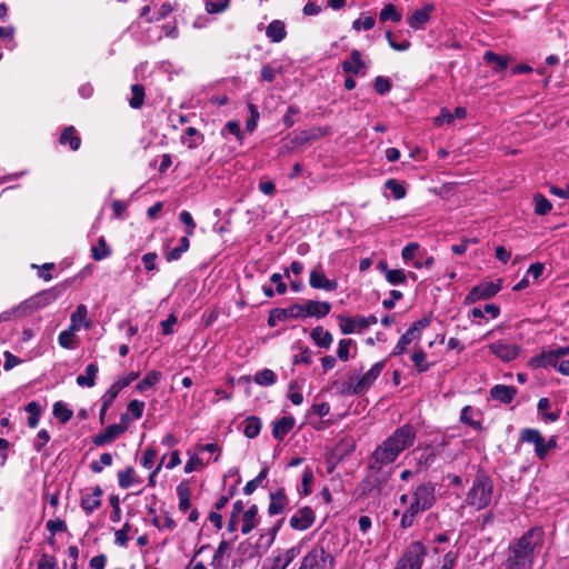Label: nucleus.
I'll use <instances>...</instances> for the list:
<instances>
[{
  "instance_id": "obj_1",
  "label": "nucleus",
  "mask_w": 569,
  "mask_h": 569,
  "mask_svg": "<svg viewBox=\"0 0 569 569\" xmlns=\"http://www.w3.org/2000/svg\"><path fill=\"white\" fill-rule=\"evenodd\" d=\"M545 541L542 527L527 530L520 538L512 539L508 546V557L502 562L503 569H531Z\"/></svg>"
},
{
  "instance_id": "obj_2",
  "label": "nucleus",
  "mask_w": 569,
  "mask_h": 569,
  "mask_svg": "<svg viewBox=\"0 0 569 569\" xmlns=\"http://www.w3.org/2000/svg\"><path fill=\"white\" fill-rule=\"evenodd\" d=\"M417 438V429L411 423L397 428L372 452L369 469L381 470L382 466L392 463L401 452L410 448Z\"/></svg>"
},
{
  "instance_id": "obj_3",
  "label": "nucleus",
  "mask_w": 569,
  "mask_h": 569,
  "mask_svg": "<svg viewBox=\"0 0 569 569\" xmlns=\"http://www.w3.org/2000/svg\"><path fill=\"white\" fill-rule=\"evenodd\" d=\"M331 303L328 301L305 300L302 303H292L287 308H273L269 311L267 323L270 328L277 326L280 321L288 319H321L331 311Z\"/></svg>"
},
{
  "instance_id": "obj_4",
  "label": "nucleus",
  "mask_w": 569,
  "mask_h": 569,
  "mask_svg": "<svg viewBox=\"0 0 569 569\" xmlns=\"http://www.w3.org/2000/svg\"><path fill=\"white\" fill-rule=\"evenodd\" d=\"M493 488L492 478L483 469H479L475 476L471 488L467 492V505L473 507L476 510L487 508L491 502Z\"/></svg>"
},
{
  "instance_id": "obj_5",
  "label": "nucleus",
  "mask_w": 569,
  "mask_h": 569,
  "mask_svg": "<svg viewBox=\"0 0 569 569\" xmlns=\"http://www.w3.org/2000/svg\"><path fill=\"white\" fill-rule=\"evenodd\" d=\"M385 365V360L378 361L361 377L351 375L348 381L343 382L341 395H361L367 391L381 375Z\"/></svg>"
},
{
  "instance_id": "obj_6",
  "label": "nucleus",
  "mask_w": 569,
  "mask_h": 569,
  "mask_svg": "<svg viewBox=\"0 0 569 569\" xmlns=\"http://www.w3.org/2000/svg\"><path fill=\"white\" fill-rule=\"evenodd\" d=\"M426 556V546L421 541H412L397 560L393 569H421Z\"/></svg>"
},
{
  "instance_id": "obj_7",
  "label": "nucleus",
  "mask_w": 569,
  "mask_h": 569,
  "mask_svg": "<svg viewBox=\"0 0 569 569\" xmlns=\"http://www.w3.org/2000/svg\"><path fill=\"white\" fill-rule=\"evenodd\" d=\"M335 557L323 547L315 546L300 561L298 569H333Z\"/></svg>"
},
{
  "instance_id": "obj_8",
  "label": "nucleus",
  "mask_w": 569,
  "mask_h": 569,
  "mask_svg": "<svg viewBox=\"0 0 569 569\" xmlns=\"http://www.w3.org/2000/svg\"><path fill=\"white\" fill-rule=\"evenodd\" d=\"M431 323V316H426L415 321L407 331L399 338L396 347L393 348L390 356H400L407 351V347L415 340H419L422 335V330L428 328Z\"/></svg>"
},
{
  "instance_id": "obj_9",
  "label": "nucleus",
  "mask_w": 569,
  "mask_h": 569,
  "mask_svg": "<svg viewBox=\"0 0 569 569\" xmlns=\"http://www.w3.org/2000/svg\"><path fill=\"white\" fill-rule=\"evenodd\" d=\"M369 470V473L358 483L356 493L358 498L379 496L387 482V478L380 475L381 470Z\"/></svg>"
},
{
  "instance_id": "obj_10",
  "label": "nucleus",
  "mask_w": 569,
  "mask_h": 569,
  "mask_svg": "<svg viewBox=\"0 0 569 569\" xmlns=\"http://www.w3.org/2000/svg\"><path fill=\"white\" fill-rule=\"evenodd\" d=\"M502 288V280L498 279L493 281H482L477 286H473L465 298V303L470 305L479 300H486L495 297Z\"/></svg>"
},
{
  "instance_id": "obj_11",
  "label": "nucleus",
  "mask_w": 569,
  "mask_h": 569,
  "mask_svg": "<svg viewBox=\"0 0 569 569\" xmlns=\"http://www.w3.org/2000/svg\"><path fill=\"white\" fill-rule=\"evenodd\" d=\"M411 500L426 510L431 509L437 502L435 483L428 481L418 485L411 492Z\"/></svg>"
},
{
  "instance_id": "obj_12",
  "label": "nucleus",
  "mask_w": 569,
  "mask_h": 569,
  "mask_svg": "<svg viewBox=\"0 0 569 569\" xmlns=\"http://www.w3.org/2000/svg\"><path fill=\"white\" fill-rule=\"evenodd\" d=\"M316 521V512L310 506L299 508L289 519V526L296 531L310 529Z\"/></svg>"
},
{
  "instance_id": "obj_13",
  "label": "nucleus",
  "mask_w": 569,
  "mask_h": 569,
  "mask_svg": "<svg viewBox=\"0 0 569 569\" xmlns=\"http://www.w3.org/2000/svg\"><path fill=\"white\" fill-rule=\"evenodd\" d=\"M519 440L523 443H531L535 447V455L539 460L546 459L545 437L538 429L523 428L519 432Z\"/></svg>"
},
{
  "instance_id": "obj_14",
  "label": "nucleus",
  "mask_w": 569,
  "mask_h": 569,
  "mask_svg": "<svg viewBox=\"0 0 569 569\" xmlns=\"http://www.w3.org/2000/svg\"><path fill=\"white\" fill-rule=\"evenodd\" d=\"M491 353L498 357L503 362H509L516 359L520 352V347L513 343H508L503 340H498L488 346Z\"/></svg>"
},
{
  "instance_id": "obj_15",
  "label": "nucleus",
  "mask_w": 569,
  "mask_h": 569,
  "mask_svg": "<svg viewBox=\"0 0 569 569\" xmlns=\"http://www.w3.org/2000/svg\"><path fill=\"white\" fill-rule=\"evenodd\" d=\"M309 286L312 289L323 290L328 292H332L338 289L337 280L327 278L320 266L310 271Z\"/></svg>"
},
{
  "instance_id": "obj_16",
  "label": "nucleus",
  "mask_w": 569,
  "mask_h": 569,
  "mask_svg": "<svg viewBox=\"0 0 569 569\" xmlns=\"http://www.w3.org/2000/svg\"><path fill=\"white\" fill-rule=\"evenodd\" d=\"M127 431V425L112 423L108 426L102 432L92 437V443L97 447L113 442L118 437Z\"/></svg>"
},
{
  "instance_id": "obj_17",
  "label": "nucleus",
  "mask_w": 569,
  "mask_h": 569,
  "mask_svg": "<svg viewBox=\"0 0 569 569\" xmlns=\"http://www.w3.org/2000/svg\"><path fill=\"white\" fill-rule=\"evenodd\" d=\"M103 490L100 486H94L91 492H82L80 497V507L87 516L99 509L102 505L101 497Z\"/></svg>"
},
{
  "instance_id": "obj_18",
  "label": "nucleus",
  "mask_w": 569,
  "mask_h": 569,
  "mask_svg": "<svg viewBox=\"0 0 569 569\" xmlns=\"http://www.w3.org/2000/svg\"><path fill=\"white\" fill-rule=\"evenodd\" d=\"M562 359L561 355L558 352V348L551 349L548 351H542L539 355H536L532 357L528 366L531 369H540V368H547V367H553L557 368L558 360Z\"/></svg>"
},
{
  "instance_id": "obj_19",
  "label": "nucleus",
  "mask_w": 569,
  "mask_h": 569,
  "mask_svg": "<svg viewBox=\"0 0 569 569\" xmlns=\"http://www.w3.org/2000/svg\"><path fill=\"white\" fill-rule=\"evenodd\" d=\"M412 453L415 455L417 472L428 470L438 457V451L431 446H427L423 449L417 448Z\"/></svg>"
},
{
  "instance_id": "obj_20",
  "label": "nucleus",
  "mask_w": 569,
  "mask_h": 569,
  "mask_svg": "<svg viewBox=\"0 0 569 569\" xmlns=\"http://www.w3.org/2000/svg\"><path fill=\"white\" fill-rule=\"evenodd\" d=\"M268 515L270 517L282 513L289 507V498L283 487L269 493Z\"/></svg>"
},
{
  "instance_id": "obj_21",
  "label": "nucleus",
  "mask_w": 569,
  "mask_h": 569,
  "mask_svg": "<svg viewBox=\"0 0 569 569\" xmlns=\"http://www.w3.org/2000/svg\"><path fill=\"white\" fill-rule=\"evenodd\" d=\"M435 11L433 3H426L421 9L415 10L411 16L407 18L408 24L413 30H421L425 28L427 22L431 18V13Z\"/></svg>"
},
{
  "instance_id": "obj_22",
  "label": "nucleus",
  "mask_w": 569,
  "mask_h": 569,
  "mask_svg": "<svg viewBox=\"0 0 569 569\" xmlns=\"http://www.w3.org/2000/svg\"><path fill=\"white\" fill-rule=\"evenodd\" d=\"M60 293L59 286H54L34 295L26 303L33 309H40L56 301Z\"/></svg>"
},
{
  "instance_id": "obj_23",
  "label": "nucleus",
  "mask_w": 569,
  "mask_h": 569,
  "mask_svg": "<svg viewBox=\"0 0 569 569\" xmlns=\"http://www.w3.org/2000/svg\"><path fill=\"white\" fill-rule=\"evenodd\" d=\"M328 129L322 127H313L307 130H302L297 134L291 142L295 146L308 144L315 140H318L328 134Z\"/></svg>"
},
{
  "instance_id": "obj_24",
  "label": "nucleus",
  "mask_w": 569,
  "mask_h": 569,
  "mask_svg": "<svg viewBox=\"0 0 569 569\" xmlns=\"http://www.w3.org/2000/svg\"><path fill=\"white\" fill-rule=\"evenodd\" d=\"M425 511H427L425 508L410 500L409 505L401 513L399 527L402 530L411 528L416 523L418 516Z\"/></svg>"
},
{
  "instance_id": "obj_25",
  "label": "nucleus",
  "mask_w": 569,
  "mask_h": 569,
  "mask_svg": "<svg viewBox=\"0 0 569 569\" xmlns=\"http://www.w3.org/2000/svg\"><path fill=\"white\" fill-rule=\"evenodd\" d=\"M300 553H301V546L300 545L292 546L291 548L282 551V552H279L277 556H274L272 558V565L277 569H287L291 565V562L300 556Z\"/></svg>"
},
{
  "instance_id": "obj_26",
  "label": "nucleus",
  "mask_w": 569,
  "mask_h": 569,
  "mask_svg": "<svg viewBox=\"0 0 569 569\" xmlns=\"http://www.w3.org/2000/svg\"><path fill=\"white\" fill-rule=\"evenodd\" d=\"M342 71L352 74L359 76L362 70L367 68L365 61L361 58V53L359 50L353 49L350 52V60H345L341 63Z\"/></svg>"
},
{
  "instance_id": "obj_27",
  "label": "nucleus",
  "mask_w": 569,
  "mask_h": 569,
  "mask_svg": "<svg viewBox=\"0 0 569 569\" xmlns=\"http://www.w3.org/2000/svg\"><path fill=\"white\" fill-rule=\"evenodd\" d=\"M295 422L296 420L291 416H284L274 420L272 422V437L278 441H282L284 437L293 429Z\"/></svg>"
},
{
  "instance_id": "obj_28",
  "label": "nucleus",
  "mask_w": 569,
  "mask_h": 569,
  "mask_svg": "<svg viewBox=\"0 0 569 569\" xmlns=\"http://www.w3.org/2000/svg\"><path fill=\"white\" fill-rule=\"evenodd\" d=\"M58 141L60 146H68L72 151H78L82 143L81 137L73 126L66 127L62 130Z\"/></svg>"
},
{
  "instance_id": "obj_29",
  "label": "nucleus",
  "mask_w": 569,
  "mask_h": 569,
  "mask_svg": "<svg viewBox=\"0 0 569 569\" xmlns=\"http://www.w3.org/2000/svg\"><path fill=\"white\" fill-rule=\"evenodd\" d=\"M517 388L507 385H496L490 389V397L503 405L510 403L517 396Z\"/></svg>"
},
{
  "instance_id": "obj_30",
  "label": "nucleus",
  "mask_w": 569,
  "mask_h": 569,
  "mask_svg": "<svg viewBox=\"0 0 569 569\" xmlns=\"http://www.w3.org/2000/svg\"><path fill=\"white\" fill-rule=\"evenodd\" d=\"M258 506L256 503H252L243 513H242V526H241V533L248 535L250 533L260 521L259 515H258Z\"/></svg>"
},
{
  "instance_id": "obj_31",
  "label": "nucleus",
  "mask_w": 569,
  "mask_h": 569,
  "mask_svg": "<svg viewBox=\"0 0 569 569\" xmlns=\"http://www.w3.org/2000/svg\"><path fill=\"white\" fill-rule=\"evenodd\" d=\"M483 61L487 64H492L493 71L499 73L508 68L511 57L509 54L500 56L491 50H487L483 53Z\"/></svg>"
},
{
  "instance_id": "obj_32",
  "label": "nucleus",
  "mask_w": 569,
  "mask_h": 569,
  "mask_svg": "<svg viewBox=\"0 0 569 569\" xmlns=\"http://www.w3.org/2000/svg\"><path fill=\"white\" fill-rule=\"evenodd\" d=\"M139 378V372L131 371L124 377L119 378L117 381H114L110 388L104 392L109 398H112L116 400L119 392L128 387L132 381L137 380Z\"/></svg>"
},
{
  "instance_id": "obj_33",
  "label": "nucleus",
  "mask_w": 569,
  "mask_h": 569,
  "mask_svg": "<svg viewBox=\"0 0 569 569\" xmlns=\"http://www.w3.org/2000/svg\"><path fill=\"white\" fill-rule=\"evenodd\" d=\"M310 338L319 348L323 349H329L333 341L332 335L321 326H317L310 331Z\"/></svg>"
},
{
  "instance_id": "obj_34",
  "label": "nucleus",
  "mask_w": 569,
  "mask_h": 569,
  "mask_svg": "<svg viewBox=\"0 0 569 569\" xmlns=\"http://www.w3.org/2000/svg\"><path fill=\"white\" fill-rule=\"evenodd\" d=\"M266 36L272 41V42H281L287 37V30L286 24L281 20H272L267 29H266Z\"/></svg>"
},
{
  "instance_id": "obj_35",
  "label": "nucleus",
  "mask_w": 569,
  "mask_h": 569,
  "mask_svg": "<svg viewBox=\"0 0 569 569\" xmlns=\"http://www.w3.org/2000/svg\"><path fill=\"white\" fill-rule=\"evenodd\" d=\"M203 134L200 133L196 128L188 127L181 136L180 141L189 149H196L203 141Z\"/></svg>"
},
{
  "instance_id": "obj_36",
  "label": "nucleus",
  "mask_w": 569,
  "mask_h": 569,
  "mask_svg": "<svg viewBox=\"0 0 569 569\" xmlns=\"http://www.w3.org/2000/svg\"><path fill=\"white\" fill-rule=\"evenodd\" d=\"M261 419L257 416H249L243 421V433L248 439L257 438L261 431Z\"/></svg>"
},
{
  "instance_id": "obj_37",
  "label": "nucleus",
  "mask_w": 569,
  "mask_h": 569,
  "mask_svg": "<svg viewBox=\"0 0 569 569\" xmlns=\"http://www.w3.org/2000/svg\"><path fill=\"white\" fill-rule=\"evenodd\" d=\"M99 371V368L97 363H89L86 367V375H80L77 377L76 382L80 387H88L91 388L96 385V378L97 373Z\"/></svg>"
},
{
  "instance_id": "obj_38",
  "label": "nucleus",
  "mask_w": 569,
  "mask_h": 569,
  "mask_svg": "<svg viewBox=\"0 0 569 569\" xmlns=\"http://www.w3.org/2000/svg\"><path fill=\"white\" fill-rule=\"evenodd\" d=\"M111 256V249L107 243V240L101 236L96 246L91 247V257L94 261H101Z\"/></svg>"
},
{
  "instance_id": "obj_39",
  "label": "nucleus",
  "mask_w": 569,
  "mask_h": 569,
  "mask_svg": "<svg viewBox=\"0 0 569 569\" xmlns=\"http://www.w3.org/2000/svg\"><path fill=\"white\" fill-rule=\"evenodd\" d=\"M401 19L402 13L393 3L386 4L379 13V21L382 23L387 21L400 22Z\"/></svg>"
},
{
  "instance_id": "obj_40",
  "label": "nucleus",
  "mask_w": 569,
  "mask_h": 569,
  "mask_svg": "<svg viewBox=\"0 0 569 569\" xmlns=\"http://www.w3.org/2000/svg\"><path fill=\"white\" fill-rule=\"evenodd\" d=\"M161 377H162V375H161L160 371H157V370L148 371L144 375L143 379L140 380L136 385V390L139 391V392H143L147 389L152 388L156 383H158L160 381Z\"/></svg>"
},
{
  "instance_id": "obj_41",
  "label": "nucleus",
  "mask_w": 569,
  "mask_h": 569,
  "mask_svg": "<svg viewBox=\"0 0 569 569\" xmlns=\"http://www.w3.org/2000/svg\"><path fill=\"white\" fill-rule=\"evenodd\" d=\"M411 361L419 373L427 372L433 365L427 361V353L421 348L412 353Z\"/></svg>"
},
{
  "instance_id": "obj_42",
  "label": "nucleus",
  "mask_w": 569,
  "mask_h": 569,
  "mask_svg": "<svg viewBox=\"0 0 569 569\" xmlns=\"http://www.w3.org/2000/svg\"><path fill=\"white\" fill-rule=\"evenodd\" d=\"M136 470L132 466H128L124 470H119L117 473L119 487L128 489L132 483L140 482L134 479Z\"/></svg>"
},
{
  "instance_id": "obj_43",
  "label": "nucleus",
  "mask_w": 569,
  "mask_h": 569,
  "mask_svg": "<svg viewBox=\"0 0 569 569\" xmlns=\"http://www.w3.org/2000/svg\"><path fill=\"white\" fill-rule=\"evenodd\" d=\"M88 310L84 305H79L76 311L71 315V323L72 329H80V326L83 325L84 328L89 327V322L87 321Z\"/></svg>"
},
{
  "instance_id": "obj_44",
  "label": "nucleus",
  "mask_w": 569,
  "mask_h": 569,
  "mask_svg": "<svg viewBox=\"0 0 569 569\" xmlns=\"http://www.w3.org/2000/svg\"><path fill=\"white\" fill-rule=\"evenodd\" d=\"M315 477L313 471L310 467H306L301 477V487L298 488V492L302 497H307L312 492V483Z\"/></svg>"
},
{
  "instance_id": "obj_45",
  "label": "nucleus",
  "mask_w": 569,
  "mask_h": 569,
  "mask_svg": "<svg viewBox=\"0 0 569 569\" xmlns=\"http://www.w3.org/2000/svg\"><path fill=\"white\" fill-rule=\"evenodd\" d=\"M268 472L269 467L263 466L258 476L246 483V486L243 487V493L247 496L252 495L259 486H262L263 481L268 476Z\"/></svg>"
},
{
  "instance_id": "obj_46",
  "label": "nucleus",
  "mask_w": 569,
  "mask_h": 569,
  "mask_svg": "<svg viewBox=\"0 0 569 569\" xmlns=\"http://www.w3.org/2000/svg\"><path fill=\"white\" fill-rule=\"evenodd\" d=\"M131 98L129 100V106L132 109H139L142 107L146 98L144 87L140 83H134L131 86Z\"/></svg>"
},
{
  "instance_id": "obj_47",
  "label": "nucleus",
  "mask_w": 569,
  "mask_h": 569,
  "mask_svg": "<svg viewBox=\"0 0 569 569\" xmlns=\"http://www.w3.org/2000/svg\"><path fill=\"white\" fill-rule=\"evenodd\" d=\"M52 413L63 425L70 421L73 416V411L62 401L53 403Z\"/></svg>"
},
{
  "instance_id": "obj_48",
  "label": "nucleus",
  "mask_w": 569,
  "mask_h": 569,
  "mask_svg": "<svg viewBox=\"0 0 569 569\" xmlns=\"http://www.w3.org/2000/svg\"><path fill=\"white\" fill-rule=\"evenodd\" d=\"M253 381L259 386L269 387L276 383L277 376L271 369L266 368L256 372Z\"/></svg>"
},
{
  "instance_id": "obj_49",
  "label": "nucleus",
  "mask_w": 569,
  "mask_h": 569,
  "mask_svg": "<svg viewBox=\"0 0 569 569\" xmlns=\"http://www.w3.org/2000/svg\"><path fill=\"white\" fill-rule=\"evenodd\" d=\"M550 406H551V403L548 398H540L538 401L537 408L545 420L556 422L560 418V411H555V412L548 411Z\"/></svg>"
},
{
  "instance_id": "obj_50",
  "label": "nucleus",
  "mask_w": 569,
  "mask_h": 569,
  "mask_svg": "<svg viewBox=\"0 0 569 569\" xmlns=\"http://www.w3.org/2000/svg\"><path fill=\"white\" fill-rule=\"evenodd\" d=\"M535 213L538 216H545L552 209L551 202L542 194L536 193L533 196Z\"/></svg>"
},
{
  "instance_id": "obj_51",
  "label": "nucleus",
  "mask_w": 569,
  "mask_h": 569,
  "mask_svg": "<svg viewBox=\"0 0 569 569\" xmlns=\"http://www.w3.org/2000/svg\"><path fill=\"white\" fill-rule=\"evenodd\" d=\"M26 411L29 413L28 426L34 429L39 425L41 406L37 401H31L26 406Z\"/></svg>"
},
{
  "instance_id": "obj_52",
  "label": "nucleus",
  "mask_w": 569,
  "mask_h": 569,
  "mask_svg": "<svg viewBox=\"0 0 569 569\" xmlns=\"http://www.w3.org/2000/svg\"><path fill=\"white\" fill-rule=\"evenodd\" d=\"M337 319L342 335H350L353 333L356 329L358 330L357 318L339 315Z\"/></svg>"
},
{
  "instance_id": "obj_53",
  "label": "nucleus",
  "mask_w": 569,
  "mask_h": 569,
  "mask_svg": "<svg viewBox=\"0 0 569 569\" xmlns=\"http://www.w3.org/2000/svg\"><path fill=\"white\" fill-rule=\"evenodd\" d=\"M473 412L472 410V407L471 406H465L462 409H461V412H460V417H459V420L460 422H462L463 425H468L470 426L471 428H473L475 430H482L483 427H482V423L480 420H473L472 417H471V413Z\"/></svg>"
},
{
  "instance_id": "obj_54",
  "label": "nucleus",
  "mask_w": 569,
  "mask_h": 569,
  "mask_svg": "<svg viewBox=\"0 0 569 569\" xmlns=\"http://www.w3.org/2000/svg\"><path fill=\"white\" fill-rule=\"evenodd\" d=\"M78 329H72V326H69L67 330H63L58 336V342L60 347L64 349H73L76 347L74 342V332Z\"/></svg>"
},
{
  "instance_id": "obj_55",
  "label": "nucleus",
  "mask_w": 569,
  "mask_h": 569,
  "mask_svg": "<svg viewBox=\"0 0 569 569\" xmlns=\"http://www.w3.org/2000/svg\"><path fill=\"white\" fill-rule=\"evenodd\" d=\"M283 521V518L277 520L276 523L268 530V533L260 536L259 541H264L266 549L270 548L271 545L274 542L277 533L281 529Z\"/></svg>"
},
{
  "instance_id": "obj_56",
  "label": "nucleus",
  "mask_w": 569,
  "mask_h": 569,
  "mask_svg": "<svg viewBox=\"0 0 569 569\" xmlns=\"http://www.w3.org/2000/svg\"><path fill=\"white\" fill-rule=\"evenodd\" d=\"M385 188L387 190L391 191L392 197L396 200L403 199L406 197V194H407V190H406L405 186L401 184L400 182H398L396 179H392V178L388 179L385 182Z\"/></svg>"
},
{
  "instance_id": "obj_57",
  "label": "nucleus",
  "mask_w": 569,
  "mask_h": 569,
  "mask_svg": "<svg viewBox=\"0 0 569 569\" xmlns=\"http://www.w3.org/2000/svg\"><path fill=\"white\" fill-rule=\"evenodd\" d=\"M179 220L186 227L184 233H187V236H193L197 228V223L193 220L191 213L187 210L181 211L179 213Z\"/></svg>"
},
{
  "instance_id": "obj_58",
  "label": "nucleus",
  "mask_w": 569,
  "mask_h": 569,
  "mask_svg": "<svg viewBox=\"0 0 569 569\" xmlns=\"http://www.w3.org/2000/svg\"><path fill=\"white\" fill-rule=\"evenodd\" d=\"M386 280L392 286H398L406 282L407 274L402 269L387 270Z\"/></svg>"
},
{
  "instance_id": "obj_59",
  "label": "nucleus",
  "mask_w": 569,
  "mask_h": 569,
  "mask_svg": "<svg viewBox=\"0 0 569 569\" xmlns=\"http://www.w3.org/2000/svg\"><path fill=\"white\" fill-rule=\"evenodd\" d=\"M230 4V0H207L206 11L210 14H216L224 11Z\"/></svg>"
},
{
  "instance_id": "obj_60",
  "label": "nucleus",
  "mask_w": 569,
  "mask_h": 569,
  "mask_svg": "<svg viewBox=\"0 0 569 569\" xmlns=\"http://www.w3.org/2000/svg\"><path fill=\"white\" fill-rule=\"evenodd\" d=\"M392 83L389 78L378 76L373 80V88L380 96L388 93L391 90Z\"/></svg>"
},
{
  "instance_id": "obj_61",
  "label": "nucleus",
  "mask_w": 569,
  "mask_h": 569,
  "mask_svg": "<svg viewBox=\"0 0 569 569\" xmlns=\"http://www.w3.org/2000/svg\"><path fill=\"white\" fill-rule=\"evenodd\" d=\"M46 528L51 536H56L58 532H64L68 529L66 521L60 518L47 521Z\"/></svg>"
},
{
  "instance_id": "obj_62",
  "label": "nucleus",
  "mask_w": 569,
  "mask_h": 569,
  "mask_svg": "<svg viewBox=\"0 0 569 569\" xmlns=\"http://www.w3.org/2000/svg\"><path fill=\"white\" fill-rule=\"evenodd\" d=\"M353 340L352 339H341L338 343V350L337 356L341 361H348L349 360V352L350 347L352 346Z\"/></svg>"
},
{
  "instance_id": "obj_63",
  "label": "nucleus",
  "mask_w": 569,
  "mask_h": 569,
  "mask_svg": "<svg viewBox=\"0 0 569 569\" xmlns=\"http://www.w3.org/2000/svg\"><path fill=\"white\" fill-rule=\"evenodd\" d=\"M376 24V19L371 16L365 17V18H358L352 22V28L357 31L363 30H371Z\"/></svg>"
},
{
  "instance_id": "obj_64",
  "label": "nucleus",
  "mask_w": 569,
  "mask_h": 569,
  "mask_svg": "<svg viewBox=\"0 0 569 569\" xmlns=\"http://www.w3.org/2000/svg\"><path fill=\"white\" fill-rule=\"evenodd\" d=\"M37 569H57V560L53 556L42 553L38 560Z\"/></svg>"
}]
</instances>
